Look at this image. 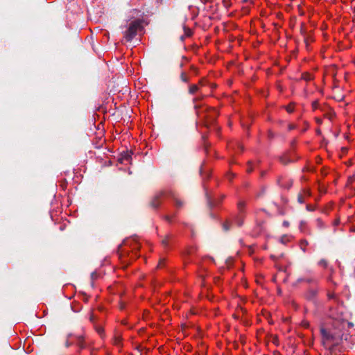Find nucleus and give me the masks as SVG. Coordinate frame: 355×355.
<instances>
[{
  "mask_svg": "<svg viewBox=\"0 0 355 355\" xmlns=\"http://www.w3.org/2000/svg\"><path fill=\"white\" fill-rule=\"evenodd\" d=\"M243 205H244V204L243 202H239L238 206H239V208L241 209Z\"/></svg>",
  "mask_w": 355,
  "mask_h": 355,
  "instance_id": "17",
  "label": "nucleus"
},
{
  "mask_svg": "<svg viewBox=\"0 0 355 355\" xmlns=\"http://www.w3.org/2000/svg\"><path fill=\"white\" fill-rule=\"evenodd\" d=\"M312 106H313V109H317V108H318V102H314V103H313Z\"/></svg>",
  "mask_w": 355,
  "mask_h": 355,
  "instance_id": "12",
  "label": "nucleus"
},
{
  "mask_svg": "<svg viewBox=\"0 0 355 355\" xmlns=\"http://www.w3.org/2000/svg\"><path fill=\"white\" fill-rule=\"evenodd\" d=\"M343 311H344V308L342 306H339L338 307V311L336 313L332 312L331 313V317H332L334 319H336L338 320H343Z\"/></svg>",
  "mask_w": 355,
  "mask_h": 355,
  "instance_id": "3",
  "label": "nucleus"
},
{
  "mask_svg": "<svg viewBox=\"0 0 355 355\" xmlns=\"http://www.w3.org/2000/svg\"><path fill=\"white\" fill-rule=\"evenodd\" d=\"M305 197L302 195V193H300L297 198V200L300 203H303L304 202Z\"/></svg>",
  "mask_w": 355,
  "mask_h": 355,
  "instance_id": "5",
  "label": "nucleus"
},
{
  "mask_svg": "<svg viewBox=\"0 0 355 355\" xmlns=\"http://www.w3.org/2000/svg\"><path fill=\"white\" fill-rule=\"evenodd\" d=\"M198 89V87L196 85H192L189 87V93L191 94H195Z\"/></svg>",
  "mask_w": 355,
  "mask_h": 355,
  "instance_id": "4",
  "label": "nucleus"
},
{
  "mask_svg": "<svg viewBox=\"0 0 355 355\" xmlns=\"http://www.w3.org/2000/svg\"><path fill=\"white\" fill-rule=\"evenodd\" d=\"M289 225L288 222L287 221H284L283 223V225L285 226V227H288Z\"/></svg>",
  "mask_w": 355,
  "mask_h": 355,
  "instance_id": "15",
  "label": "nucleus"
},
{
  "mask_svg": "<svg viewBox=\"0 0 355 355\" xmlns=\"http://www.w3.org/2000/svg\"><path fill=\"white\" fill-rule=\"evenodd\" d=\"M141 28V23L139 21H132L128 30L125 31L124 37L127 41H130L137 35L138 31Z\"/></svg>",
  "mask_w": 355,
  "mask_h": 355,
  "instance_id": "1",
  "label": "nucleus"
},
{
  "mask_svg": "<svg viewBox=\"0 0 355 355\" xmlns=\"http://www.w3.org/2000/svg\"><path fill=\"white\" fill-rule=\"evenodd\" d=\"M158 205H159V203H158V202H154V201L153 202V207H157V206H158Z\"/></svg>",
  "mask_w": 355,
  "mask_h": 355,
  "instance_id": "16",
  "label": "nucleus"
},
{
  "mask_svg": "<svg viewBox=\"0 0 355 355\" xmlns=\"http://www.w3.org/2000/svg\"><path fill=\"white\" fill-rule=\"evenodd\" d=\"M181 78H182V80L184 82H187V78L186 76H185L184 73H182V76H181Z\"/></svg>",
  "mask_w": 355,
  "mask_h": 355,
  "instance_id": "11",
  "label": "nucleus"
},
{
  "mask_svg": "<svg viewBox=\"0 0 355 355\" xmlns=\"http://www.w3.org/2000/svg\"><path fill=\"white\" fill-rule=\"evenodd\" d=\"M286 110L289 113L293 112V105H290L287 106L286 107Z\"/></svg>",
  "mask_w": 355,
  "mask_h": 355,
  "instance_id": "8",
  "label": "nucleus"
},
{
  "mask_svg": "<svg viewBox=\"0 0 355 355\" xmlns=\"http://www.w3.org/2000/svg\"><path fill=\"white\" fill-rule=\"evenodd\" d=\"M328 297L329 300H335L336 302H337V297L336 295L334 294V293H329L328 294Z\"/></svg>",
  "mask_w": 355,
  "mask_h": 355,
  "instance_id": "6",
  "label": "nucleus"
},
{
  "mask_svg": "<svg viewBox=\"0 0 355 355\" xmlns=\"http://www.w3.org/2000/svg\"><path fill=\"white\" fill-rule=\"evenodd\" d=\"M98 333L101 334V332L103 331V330H102L101 329H100V328H99V329H98Z\"/></svg>",
  "mask_w": 355,
  "mask_h": 355,
  "instance_id": "20",
  "label": "nucleus"
},
{
  "mask_svg": "<svg viewBox=\"0 0 355 355\" xmlns=\"http://www.w3.org/2000/svg\"><path fill=\"white\" fill-rule=\"evenodd\" d=\"M302 193L305 198L310 196V191L309 189H304Z\"/></svg>",
  "mask_w": 355,
  "mask_h": 355,
  "instance_id": "7",
  "label": "nucleus"
},
{
  "mask_svg": "<svg viewBox=\"0 0 355 355\" xmlns=\"http://www.w3.org/2000/svg\"><path fill=\"white\" fill-rule=\"evenodd\" d=\"M244 1L249 2V1H251V0H244Z\"/></svg>",
  "mask_w": 355,
  "mask_h": 355,
  "instance_id": "21",
  "label": "nucleus"
},
{
  "mask_svg": "<svg viewBox=\"0 0 355 355\" xmlns=\"http://www.w3.org/2000/svg\"><path fill=\"white\" fill-rule=\"evenodd\" d=\"M319 264L322 266H324L325 267L327 266V263L324 260H321L320 262H319Z\"/></svg>",
  "mask_w": 355,
  "mask_h": 355,
  "instance_id": "10",
  "label": "nucleus"
},
{
  "mask_svg": "<svg viewBox=\"0 0 355 355\" xmlns=\"http://www.w3.org/2000/svg\"><path fill=\"white\" fill-rule=\"evenodd\" d=\"M82 340H83L82 338H80V337L78 338V345H80V347H83V345L81 344Z\"/></svg>",
  "mask_w": 355,
  "mask_h": 355,
  "instance_id": "13",
  "label": "nucleus"
},
{
  "mask_svg": "<svg viewBox=\"0 0 355 355\" xmlns=\"http://www.w3.org/2000/svg\"><path fill=\"white\" fill-rule=\"evenodd\" d=\"M247 171H248V172H250V171H252V168H248L247 169Z\"/></svg>",
  "mask_w": 355,
  "mask_h": 355,
  "instance_id": "19",
  "label": "nucleus"
},
{
  "mask_svg": "<svg viewBox=\"0 0 355 355\" xmlns=\"http://www.w3.org/2000/svg\"><path fill=\"white\" fill-rule=\"evenodd\" d=\"M175 203L177 205V206H180L182 205V202H180V200L176 199L175 200Z\"/></svg>",
  "mask_w": 355,
  "mask_h": 355,
  "instance_id": "14",
  "label": "nucleus"
},
{
  "mask_svg": "<svg viewBox=\"0 0 355 355\" xmlns=\"http://www.w3.org/2000/svg\"><path fill=\"white\" fill-rule=\"evenodd\" d=\"M223 227H224V229H225V230H229V227H227L226 224H225V225H223Z\"/></svg>",
  "mask_w": 355,
  "mask_h": 355,
  "instance_id": "18",
  "label": "nucleus"
},
{
  "mask_svg": "<svg viewBox=\"0 0 355 355\" xmlns=\"http://www.w3.org/2000/svg\"><path fill=\"white\" fill-rule=\"evenodd\" d=\"M288 240H289L288 237L286 236H284L282 237L281 242L284 243L286 242V241H288Z\"/></svg>",
  "mask_w": 355,
  "mask_h": 355,
  "instance_id": "9",
  "label": "nucleus"
},
{
  "mask_svg": "<svg viewBox=\"0 0 355 355\" xmlns=\"http://www.w3.org/2000/svg\"><path fill=\"white\" fill-rule=\"evenodd\" d=\"M321 334L322 336L323 344L325 345L329 346L331 345L330 343L334 340V336L323 328L321 329Z\"/></svg>",
  "mask_w": 355,
  "mask_h": 355,
  "instance_id": "2",
  "label": "nucleus"
}]
</instances>
